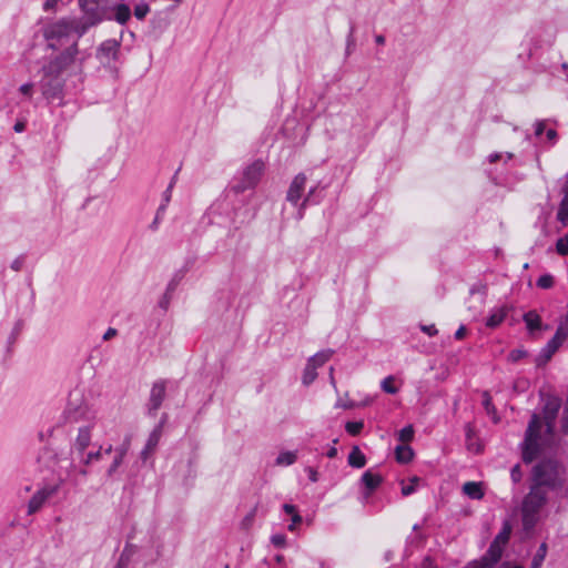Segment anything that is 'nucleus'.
Masks as SVG:
<instances>
[{"instance_id":"13d9d810","label":"nucleus","mask_w":568,"mask_h":568,"mask_svg":"<svg viewBox=\"0 0 568 568\" xmlns=\"http://www.w3.org/2000/svg\"><path fill=\"white\" fill-rule=\"evenodd\" d=\"M13 129L16 132L20 133V132L24 131L26 124H24V122L19 121L14 124Z\"/></svg>"},{"instance_id":"bf43d9fd","label":"nucleus","mask_w":568,"mask_h":568,"mask_svg":"<svg viewBox=\"0 0 568 568\" xmlns=\"http://www.w3.org/2000/svg\"><path fill=\"white\" fill-rule=\"evenodd\" d=\"M326 455H327V457H328V458H334V457H336V455H337V449H336V447H331V448L328 449V452H327V454H326Z\"/></svg>"},{"instance_id":"c85d7f7f","label":"nucleus","mask_w":568,"mask_h":568,"mask_svg":"<svg viewBox=\"0 0 568 568\" xmlns=\"http://www.w3.org/2000/svg\"><path fill=\"white\" fill-rule=\"evenodd\" d=\"M557 220L564 225H568V200L561 199L557 212Z\"/></svg>"},{"instance_id":"0eeeda50","label":"nucleus","mask_w":568,"mask_h":568,"mask_svg":"<svg viewBox=\"0 0 568 568\" xmlns=\"http://www.w3.org/2000/svg\"><path fill=\"white\" fill-rule=\"evenodd\" d=\"M508 542L509 535H496V538L493 540L487 552L481 557V559L470 562L465 568H495L501 559Z\"/></svg>"},{"instance_id":"6e6552de","label":"nucleus","mask_w":568,"mask_h":568,"mask_svg":"<svg viewBox=\"0 0 568 568\" xmlns=\"http://www.w3.org/2000/svg\"><path fill=\"white\" fill-rule=\"evenodd\" d=\"M82 17H72L79 27V37L104 19L105 10L102 4L79 3Z\"/></svg>"},{"instance_id":"79ce46f5","label":"nucleus","mask_w":568,"mask_h":568,"mask_svg":"<svg viewBox=\"0 0 568 568\" xmlns=\"http://www.w3.org/2000/svg\"><path fill=\"white\" fill-rule=\"evenodd\" d=\"M171 297H172V294H171V293L165 292V293H164V295H163V297H162V298L160 300V302H159V306H160L162 310L166 311V310H168V307H169V305H170Z\"/></svg>"},{"instance_id":"6ab92c4d","label":"nucleus","mask_w":568,"mask_h":568,"mask_svg":"<svg viewBox=\"0 0 568 568\" xmlns=\"http://www.w3.org/2000/svg\"><path fill=\"white\" fill-rule=\"evenodd\" d=\"M348 464L354 468H362L366 465V457L358 446H354L348 455Z\"/></svg>"},{"instance_id":"2f4dec72","label":"nucleus","mask_w":568,"mask_h":568,"mask_svg":"<svg viewBox=\"0 0 568 568\" xmlns=\"http://www.w3.org/2000/svg\"><path fill=\"white\" fill-rule=\"evenodd\" d=\"M414 438V428L412 425H408L402 428L398 433V439L403 443H408Z\"/></svg>"},{"instance_id":"603ef678","label":"nucleus","mask_w":568,"mask_h":568,"mask_svg":"<svg viewBox=\"0 0 568 568\" xmlns=\"http://www.w3.org/2000/svg\"><path fill=\"white\" fill-rule=\"evenodd\" d=\"M562 199L568 200V173L565 176V182L561 187Z\"/></svg>"},{"instance_id":"7c9ffc66","label":"nucleus","mask_w":568,"mask_h":568,"mask_svg":"<svg viewBox=\"0 0 568 568\" xmlns=\"http://www.w3.org/2000/svg\"><path fill=\"white\" fill-rule=\"evenodd\" d=\"M394 377L387 376L382 381L381 387L387 394H396L398 388L394 386Z\"/></svg>"},{"instance_id":"f257e3e1","label":"nucleus","mask_w":568,"mask_h":568,"mask_svg":"<svg viewBox=\"0 0 568 568\" xmlns=\"http://www.w3.org/2000/svg\"><path fill=\"white\" fill-rule=\"evenodd\" d=\"M75 34L73 40L64 50L47 58L40 69L39 87L45 100L63 101L65 95L67 80L71 77L82 75L85 57L81 55L78 40L79 27L72 17H64L48 23L43 28V38L48 48L58 50L67 44L70 37Z\"/></svg>"},{"instance_id":"5fc2aeb1","label":"nucleus","mask_w":568,"mask_h":568,"mask_svg":"<svg viewBox=\"0 0 568 568\" xmlns=\"http://www.w3.org/2000/svg\"><path fill=\"white\" fill-rule=\"evenodd\" d=\"M153 452H154L153 449H148V447L144 446V448L141 452L142 460H146L153 454Z\"/></svg>"},{"instance_id":"ddd939ff","label":"nucleus","mask_w":568,"mask_h":568,"mask_svg":"<svg viewBox=\"0 0 568 568\" xmlns=\"http://www.w3.org/2000/svg\"><path fill=\"white\" fill-rule=\"evenodd\" d=\"M165 398V383L156 382L153 384L150 392V399L148 404V412L150 415H155Z\"/></svg>"},{"instance_id":"412c9836","label":"nucleus","mask_w":568,"mask_h":568,"mask_svg":"<svg viewBox=\"0 0 568 568\" xmlns=\"http://www.w3.org/2000/svg\"><path fill=\"white\" fill-rule=\"evenodd\" d=\"M524 322L529 332L537 331L541 327V318L535 311H529L524 315Z\"/></svg>"},{"instance_id":"473e14b6","label":"nucleus","mask_w":568,"mask_h":568,"mask_svg":"<svg viewBox=\"0 0 568 568\" xmlns=\"http://www.w3.org/2000/svg\"><path fill=\"white\" fill-rule=\"evenodd\" d=\"M554 285V277L550 274H544L537 280V286L542 290H548Z\"/></svg>"},{"instance_id":"09e8293b","label":"nucleus","mask_w":568,"mask_h":568,"mask_svg":"<svg viewBox=\"0 0 568 568\" xmlns=\"http://www.w3.org/2000/svg\"><path fill=\"white\" fill-rule=\"evenodd\" d=\"M118 334V331L113 327H109L106 332L103 334V339L109 341L113 338Z\"/></svg>"},{"instance_id":"20e7f679","label":"nucleus","mask_w":568,"mask_h":568,"mask_svg":"<svg viewBox=\"0 0 568 568\" xmlns=\"http://www.w3.org/2000/svg\"><path fill=\"white\" fill-rule=\"evenodd\" d=\"M565 467L554 458L540 460L532 469V487L558 488L564 484Z\"/></svg>"},{"instance_id":"a18cd8bd","label":"nucleus","mask_w":568,"mask_h":568,"mask_svg":"<svg viewBox=\"0 0 568 568\" xmlns=\"http://www.w3.org/2000/svg\"><path fill=\"white\" fill-rule=\"evenodd\" d=\"M272 544L276 547H282L285 544V535H273Z\"/></svg>"},{"instance_id":"7ed1b4c3","label":"nucleus","mask_w":568,"mask_h":568,"mask_svg":"<svg viewBox=\"0 0 568 568\" xmlns=\"http://www.w3.org/2000/svg\"><path fill=\"white\" fill-rule=\"evenodd\" d=\"M561 407L558 397H548L542 408V419L532 414L520 444L523 460L526 464L534 462L540 453L555 442V424Z\"/></svg>"},{"instance_id":"a19ab883","label":"nucleus","mask_w":568,"mask_h":568,"mask_svg":"<svg viewBox=\"0 0 568 568\" xmlns=\"http://www.w3.org/2000/svg\"><path fill=\"white\" fill-rule=\"evenodd\" d=\"M181 277H182V276H181L180 274L174 275V277L169 282V284H168V287H166V291H165V292H168V293H171V294H172V293L174 292V290L176 288V286H178V284H179V282H180Z\"/></svg>"},{"instance_id":"bb28decb","label":"nucleus","mask_w":568,"mask_h":568,"mask_svg":"<svg viewBox=\"0 0 568 568\" xmlns=\"http://www.w3.org/2000/svg\"><path fill=\"white\" fill-rule=\"evenodd\" d=\"M161 437H162L161 426H155L154 429L150 433L148 440L145 443V446L148 447V449L155 450Z\"/></svg>"},{"instance_id":"c03bdc74","label":"nucleus","mask_w":568,"mask_h":568,"mask_svg":"<svg viewBox=\"0 0 568 568\" xmlns=\"http://www.w3.org/2000/svg\"><path fill=\"white\" fill-rule=\"evenodd\" d=\"M420 329L424 333H426L427 335H429V336H435L438 333V331H437V328L435 327L434 324H432V325H422Z\"/></svg>"},{"instance_id":"a878e982","label":"nucleus","mask_w":568,"mask_h":568,"mask_svg":"<svg viewBox=\"0 0 568 568\" xmlns=\"http://www.w3.org/2000/svg\"><path fill=\"white\" fill-rule=\"evenodd\" d=\"M547 555V544L542 542L534 555L530 568H540Z\"/></svg>"},{"instance_id":"69168bd1","label":"nucleus","mask_w":568,"mask_h":568,"mask_svg":"<svg viewBox=\"0 0 568 568\" xmlns=\"http://www.w3.org/2000/svg\"><path fill=\"white\" fill-rule=\"evenodd\" d=\"M504 158H505V161H509V160H511L514 158V153L507 152V153L504 154Z\"/></svg>"},{"instance_id":"58836bf2","label":"nucleus","mask_w":568,"mask_h":568,"mask_svg":"<svg viewBox=\"0 0 568 568\" xmlns=\"http://www.w3.org/2000/svg\"><path fill=\"white\" fill-rule=\"evenodd\" d=\"M561 429L565 434H568V404H566L564 407L561 417Z\"/></svg>"},{"instance_id":"338daca9","label":"nucleus","mask_w":568,"mask_h":568,"mask_svg":"<svg viewBox=\"0 0 568 568\" xmlns=\"http://www.w3.org/2000/svg\"><path fill=\"white\" fill-rule=\"evenodd\" d=\"M123 556H124V554L121 556V559H120L119 564L114 568H124Z\"/></svg>"},{"instance_id":"4468645a","label":"nucleus","mask_w":568,"mask_h":568,"mask_svg":"<svg viewBox=\"0 0 568 568\" xmlns=\"http://www.w3.org/2000/svg\"><path fill=\"white\" fill-rule=\"evenodd\" d=\"M129 447H130V440L125 439L120 446L113 448L112 452H114V457H113L111 465L106 469L108 477H110V478L113 477L114 474L118 471L119 467L123 463L124 457L128 454Z\"/></svg>"},{"instance_id":"49530a36","label":"nucleus","mask_w":568,"mask_h":568,"mask_svg":"<svg viewBox=\"0 0 568 568\" xmlns=\"http://www.w3.org/2000/svg\"><path fill=\"white\" fill-rule=\"evenodd\" d=\"M305 471L307 473L308 479L312 483H316L318 480V473L316 469H314L313 467H306Z\"/></svg>"},{"instance_id":"4d7b16f0","label":"nucleus","mask_w":568,"mask_h":568,"mask_svg":"<svg viewBox=\"0 0 568 568\" xmlns=\"http://www.w3.org/2000/svg\"><path fill=\"white\" fill-rule=\"evenodd\" d=\"M547 135V139L550 141V142H555L556 138H557V132L554 130V129H549L546 133Z\"/></svg>"},{"instance_id":"8fccbe9b","label":"nucleus","mask_w":568,"mask_h":568,"mask_svg":"<svg viewBox=\"0 0 568 568\" xmlns=\"http://www.w3.org/2000/svg\"><path fill=\"white\" fill-rule=\"evenodd\" d=\"M544 130H545V122L544 121L536 122V124H535V134L537 136H539V135L542 134Z\"/></svg>"},{"instance_id":"f03ea898","label":"nucleus","mask_w":568,"mask_h":568,"mask_svg":"<svg viewBox=\"0 0 568 568\" xmlns=\"http://www.w3.org/2000/svg\"><path fill=\"white\" fill-rule=\"evenodd\" d=\"M72 419L74 422H83L79 426L78 434L74 437L69 457L57 456L54 471L58 476L65 475V477L77 483L78 477H87L89 474L88 467L95 462L101 460L103 453L110 454L113 450L112 445H108L104 449L101 445L90 449L92 445V430L98 425L97 412L88 406L80 407L74 413Z\"/></svg>"},{"instance_id":"0e129e2a","label":"nucleus","mask_w":568,"mask_h":568,"mask_svg":"<svg viewBox=\"0 0 568 568\" xmlns=\"http://www.w3.org/2000/svg\"><path fill=\"white\" fill-rule=\"evenodd\" d=\"M375 40L378 44H384L385 42V38L383 36H377Z\"/></svg>"},{"instance_id":"4c0bfd02","label":"nucleus","mask_w":568,"mask_h":568,"mask_svg":"<svg viewBox=\"0 0 568 568\" xmlns=\"http://www.w3.org/2000/svg\"><path fill=\"white\" fill-rule=\"evenodd\" d=\"M510 476L514 483H518L521 480L523 474L520 466L518 464L511 468Z\"/></svg>"},{"instance_id":"4be33fe9","label":"nucleus","mask_w":568,"mask_h":568,"mask_svg":"<svg viewBox=\"0 0 568 568\" xmlns=\"http://www.w3.org/2000/svg\"><path fill=\"white\" fill-rule=\"evenodd\" d=\"M297 460V454L295 452H281L276 459L275 465L280 467H286L293 465Z\"/></svg>"},{"instance_id":"37998d69","label":"nucleus","mask_w":568,"mask_h":568,"mask_svg":"<svg viewBox=\"0 0 568 568\" xmlns=\"http://www.w3.org/2000/svg\"><path fill=\"white\" fill-rule=\"evenodd\" d=\"M60 1L61 0H45V2L43 3V10L47 12L55 10Z\"/></svg>"},{"instance_id":"e433bc0d","label":"nucleus","mask_w":568,"mask_h":568,"mask_svg":"<svg viewBox=\"0 0 568 568\" xmlns=\"http://www.w3.org/2000/svg\"><path fill=\"white\" fill-rule=\"evenodd\" d=\"M418 480L419 479L417 477L412 478L409 485H405L402 487V494L404 496H408V495L413 494L416 490V485H417Z\"/></svg>"},{"instance_id":"39448f33","label":"nucleus","mask_w":568,"mask_h":568,"mask_svg":"<svg viewBox=\"0 0 568 568\" xmlns=\"http://www.w3.org/2000/svg\"><path fill=\"white\" fill-rule=\"evenodd\" d=\"M547 499L544 488L531 487L529 494L524 498L521 506L523 526L526 531L532 529L540 518V510Z\"/></svg>"},{"instance_id":"9d476101","label":"nucleus","mask_w":568,"mask_h":568,"mask_svg":"<svg viewBox=\"0 0 568 568\" xmlns=\"http://www.w3.org/2000/svg\"><path fill=\"white\" fill-rule=\"evenodd\" d=\"M60 481L54 485H44L43 487L39 488L30 498L27 505V514L32 515L38 513L45 503L53 497L60 489V486L65 480H69L65 475L59 476Z\"/></svg>"},{"instance_id":"3c124183","label":"nucleus","mask_w":568,"mask_h":568,"mask_svg":"<svg viewBox=\"0 0 568 568\" xmlns=\"http://www.w3.org/2000/svg\"><path fill=\"white\" fill-rule=\"evenodd\" d=\"M163 216H164V214H160L159 213V209H158L155 217H154V221L151 224V229L152 230H156L158 229V225H159L160 221L163 219Z\"/></svg>"},{"instance_id":"ea45409f","label":"nucleus","mask_w":568,"mask_h":568,"mask_svg":"<svg viewBox=\"0 0 568 568\" xmlns=\"http://www.w3.org/2000/svg\"><path fill=\"white\" fill-rule=\"evenodd\" d=\"M24 265V257L23 256H18L16 257L12 262H11V265L10 267L16 271V272H19L22 270Z\"/></svg>"},{"instance_id":"dca6fc26","label":"nucleus","mask_w":568,"mask_h":568,"mask_svg":"<svg viewBox=\"0 0 568 568\" xmlns=\"http://www.w3.org/2000/svg\"><path fill=\"white\" fill-rule=\"evenodd\" d=\"M383 481L381 475L366 470L362 476V483L366 488L365 496L368 497Z\"/></svg>"},{"instance_id":"f3484780","label":"nucleus","mask_w":568,"mask_h":568,"mask_svg":"<svg viewBox=\"0 0 568 568\" xmlns=\"http://www.w3.org/2000/svg\"><path fill=\"white\" fill-rule=\"evenodd\" d=\"M463 493L471 499L479 500L484 497L481 483L467 481L463 485Z\"/></svg>"},{"instance_id":"6e6d98bb","label":"nucleus","mask_w":568,"mask_h":568,"mask_svg":"<svg viewBox=\"0 0 568 568\" xmlns=\"http://www.w3.org/2000/svg\"><path fill=\"white\" fill-rule=\"evenodd\" d=\"M466 335V327L464 325H462L455 333V337L457 339H462L464 338V336Z\"/></svg>"},{"instance_id":"cd10ccee","label":"nucleus","mask_w":568,"mask_h":568,"mask_svg":"<svg viewBox=\"0 0 568 568\" xmlns=\"http://www.w3.org/2000/svg\"><path fill=\"white\" fill-rule=\"evenodd\" d=\"M283 509L287 515H292V523L288 525V529L294 530L296 528V524L302 521L301 516L296 513L295 506L291 504H285Z\"/></svg>"},{"instance_id":"e2e57ef3","label":"nucleus","mask_w":568,"mask_h":568,"mask_svg":"<svg viewBox=\"0 0 568 568\" xmlns=\"http://www.w3.org/2000/svg\"><path fill=\"white\" fill-rule=\"evenodd\" d=\"M333 372H334V369H333V367H331L329 368V382H331L332 386L334 388H336V383H335V378H334Z\"/></svg>"},{"instance_id":"f8f14e48","label":"nucleus","mask_w":568,"mask_h":568,"mask_svg":"<svg viewBox=\"0 0 568 568\" xmlns=\"http://www.w3.org/2000/svg\"><path fill=\"white\" fill-rule=\"evenodd\" d=\"M120 42L116 40H105L100 44L97 51V58L104 65H111L118 59Z\"/></svg>"},{"instance_id":"1a4fd4ad","label":"nucleus","mask_w":568,"mask_h":568,"mask_svg":"<svg viewBox=\"0 0 568 568\" xmlns=\"http://www.w3.org/2000/svg\"><path fill=\"white\" fill-rule=\"evenodd\" d=\"M265 170V164L262 160H256L248 164L242 172L239 181L232 186L235 193H243L247 190L254 189Z\"/></svg>"},{"instance_id":"393cba45","label":"nucleus","mask_w":568,"mask_h":568,"mask_svg":"<svg viewBox=\"0 0 568 568\" xmlns=\"http://www.w3.org/2000/svg\"><path fill=\"white\" fill-rule=\"evenodd\" d=\"M483 405H484V408H485L486 413L489 416H491L494 423H498L499 418L497 416L496 408L493 405L491 397H490V395L487 392H485L483 394Z\"/></svg>"},{"instance_id":"052dcab7","label":"nucleus","mask_w":568,"mask_h":568,"mask_svg":"<svg viewBox=\"0 0 568 568\" xmlns=\"http://www.w3.org/2000/svg\"><path fill=\"white\" fill-rule=\"evenodd\" d=\"M103 0H79V3L102 4Z\"/></svg>"},{"instance_id":"b1692460","label":"nucleus","mask_w":568,"mask_h":568,"mask_svg":"<svg viewBox=\"0 0 568 568\" xmlns=\"http://www.w3.org/2000/svg\"><path fill=\"white\" fill-rule=\"evenodd\" d=\"M115 20L120 24H124L131 17V9L125 3H119L114 7Z\"/></svg>"},{"instance_id":"864d4df0","label":"nucleus","mask_w":568,"mask_h":568,"mask_svg":"<svg viewBox=\"0 0 568 568\" xmlns=\"http://www.w3.org/2000/svg\"><path fill=\"white\" fill-rule=\"evenodd\" d=\"M504 158V154L503 153H499V152H495V153H491L489 156H488V161L490 163H495L497 162L498 160L503 159Z\"/></svg>"},{"instance_id":"c9c22d12","label":"nucleus","mask_w":568,"mask_h":568,"mask_svg":"<svg viewBox=\"0 0 568 568\" xmlns=\"http://www.w3.org/2000/svg\"><path fill=\"white\" fill-rule=\"evenodd\" d=\"M150 8L146 3L141 2L135 6L134 8V16L136 19L142 20L145 18V16L149 13Z\"/></svg>"},{"instance_id":"423d86ee","label":"nucleus","mask_w":568,"mask_h":568,"mask_svg":"<svg viewBox=\"0 0 568 568\" xmlns=\"http://www.w3.org/2000/svg\"><path fill=\"white\" fill-rule=\"evenodd\" d=\"M306 176L303 173L297 174L291 182L286 192V201L292 205L297 206L295 215L296 221H301L304 217L305 209L308 204L313 203L312 196L315 192V187H311L306 195L305 192Z\"/></svg>"},{"instance_id":"774afa93","label":"nucleus","mask_w":568,"mask_h":568,"mask_svg":"<svg viewBox=\"0 0 568 568\" xmlns=\"http://www.w3.org/2000/svg\"><path fill=\"white\" fill-rule=\"evenodd\" d=\"M500 532H503V534L510 532V527L508 525H505Z\"/></svg>"},{"instance_id":"2eb2a0df","label":"nucleus","mask_w":568,"mask_h":568,"mask_svg":"<svg viewBox=\"0 0 568 568\" xmlns=\"http://www.w3.org/2000/svg\"><path fill=\"white\" fill-rule=\"evenodd\" d=\"M562 344V341L558 338L556 335L546 344V346L540 351L536 363L538 366L546 364L552 355L557 352V349Z\"/></svg>"},{"instance_id":"a211bd4d","label":"nucleus","mask_w":568,"mask_h":568,"mask_svg":"<svg viewBox=\"0 0 568 568\" xmlns=\"http://www.w3.org/2000/svg\"><path fill=\"white\" fill-rule=\"evenodd\" d=\"M508 308L506 306L499 307L491 312L489 317L486 321V326L490 328L497 327L499 324L503 323L505 317L507 316Z\"/></svg>"},{"instance_id":"f704fd0d","label":"nucleus","mask_w":568,"mask_h":568,"mask_svg":"<svg viewBox=\"0 0 568 568\" xmlns=\"http://www.w3.org/2000/svg\"><path fill=\"white\" fill-rule=\"evenodd\" d=\"M556 251L560 255L568 254V234L557 241Z\"/></svg>"},{"instance_id":"5701e85b","label":"nucleus","mask_w":568,"mask_h":568,"mask_svg":"<svg viewBox=\"0 0 568 568\" xmlns=\"http://www.w3.org/2000/svg\"><path fill=\"white\" fill-rule=\"evenodd\" d=\"M396 460L402 464H407L413 459L414 452L409 446L398 445L395 449Z\"/></svg>"},{"instance_id":"de8ad7c7","label":"nucleus","mask_w":568,"mask_h":568,"mask_svg":"<svg viewBox=\"0 0 568 568\" xmlns=\"http://www.w3.org/2000/svg\"><path fill=\"white\" fill-rule=\"evenodd\" d=\"M465 433H466V439L468 442V448L471 449V446L469 444V440L471 439L473 435H474V428L470 424H467L466 427H465Z\"/></svg>"},{"instance_id":"72a5a7b5","label":"nucleus","mask_w":568,"mask_h":568,"mask_svg":"<svg viewBox=\"0 0 568 568\" xmlns=\"http://www.w3.org/2000/svg\"><path fill=\"white\" fill-rule=\"evenodd\" d=\"M364 423L363 422H347L345 425V429L349 435H357L363 429Z\"/></svg>"},{"instance_id":"680f3d73","label":"nucleus","mask_w":568,"mask_h":568,"mask_svg":"<svg viewBox=\"0 0 568 568\" xmlns=\"http://www.w3.org/2000/svg\"><path fill=\"white\" fill-rule=\"evenodd\" d=\"M166 419H168V415L163 414L162 417H161L160 423L156 425V426H161V433L163 432V427H164V424H165Z\"/></svg>"},{"instance_id":"aec40b11","label":"nucleus","mask_w":568,"mask_h":568,"mask_svg":"<svg viewBox=\"0 0 568 568\" xmlns=\"http://www.w3.org/2000/svg\"><path fill=\"white\" fill-rule=\"evenodd\" d=\"M176 174L173 175V178L171 179V182L169 183L166 190L163 192L162 194V199H161V204L159 205V213L160 214H164L165 213V210L171 201V197H172V191H173V187L176 183Z\"/></svg>"},{"instance_id":"c756f323","label":"nucleus","mask_w":568,"mask_h":568,"mask_svg":"<svg viewBox=\"0 0 568 568\" xmlns=\"http://www.w3.org/2000/svg\"><path fill=\"white\" fill-rule=\"evenodd\" d=\"M36 92V85L33 82H27L18 88V93L23 97V100H31Z\"/></svg>"},{"instance_id":"9b49d317","label":"nucleus","mask_w":568,"mask_h":568,"mask_svg":"<svg viewBox=\"0 0 568 568\" xmlns=\"http://www.w3.org/2000/svg\"><path fill=\"white\" fill-rule=\"evenodd\" d=\"M332 355V349H325L316 353L315 355L308 358L302 376V383L305 386L311 385L316 379L317 368L323 366L326 362H328Z\"/></svg>"}]
</instances>
